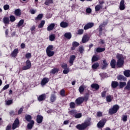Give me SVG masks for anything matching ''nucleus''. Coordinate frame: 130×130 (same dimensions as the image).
<instances>
[{
  "label": "nucleus",
  "instance_id": "f257e3e1",
  "mask_svg": "<svg viewBox=\"0 0 130 130\" xmlns=\"http://www.w3.org/2000/svg\"><path fill=\"white\" fill-rule=\"evenodd\" d=\"M116 57L118 59L117 62V66L118 68H121L124 63V57L120 54H117Z\"/></svg>",
  "mask_w": 130,
  "mask_h": 130
},
{
  "label": "nucleus",
  "instance_id": "f03ea898",
  "mask_svg": "<svg viewBox=\"0 0 130 130\" xmlns=\"http://www.w3.org/2000/svg\"><path fill=\"white\" fill-rule=\"evenodd\" d=\"M91 120L90 119H89V120L86 121L84 122V123H82L81 124H78L76 125V127L77 128V129L79 130H84L85 129V128L87 127V126H89L90 124H91V122H90V121Z\"/></svg>",
  "mask_w": 130,
  "mask_h": 130
},
{
  "label": "nucleus",
  "instance_id": "7ed1b4c3",
  "mask_svg": "<svg viewBox=\"0 0 130 130\" xmlns=\"http://www.w3.org/2000/svg\"><path fill=\"white\" fill-rule=\"evenodd\" d=\"M119 108V107L118 106V105H114L113 106L112 108L109 109V113L110 114H114V113H116Z\"/></svg>",
  "mask_w": 130,
  "mask_h": 130
},
{
  "label": "nucleus",
  "instance_id": "20e7f679",
  "mask_svg": "<svg viewBox=\"0 0 130 130\" xmlns=\"http://www.w3.org/2000/svg\"><path fill=\"white\" fill-rule=\"evenodd\" d=\"M26 66L22 67L23 71H26L27 70H29L31 69V61L30 60H27L25 62Z\"/></svg>",
  "mask_w": 130,
  "mask_h": 130
},
{
  "label": "nucleus",
  "instance_id": "39448f33",
  "mask_svg": "<svg viewBox=\"0 0 130 130\" xmlns=\"http://www.w3.org/2000/svg\"><path fill=\"white\" fill-rule=\"evenodd\" d=\"M106 123V119H103L102 120H101L97 124L98 127L99 128H101V127H103L104 125H105V123Z\"/></svg>",
  "mask_w": 130,
  "mask_h": 130
},
{
  "label": "nucleus",
  "instance_id": "423d86ee",
  "mask_svg": "<svg viewBox=\"0 0 130 130\" xmlns=\"http://www.w3.org/2000/svg\"><path fill=\"white\" fill-rule=\"evenodd\" d=\"M19 119H16L12 125V129H16L19 126Z\"/></svg>",
  "mask_w": 130,
  "mask_h": 130
},
{
  "label": "nucleus",
  "instance_id": "0eeeda50",
  "mask_svg": "<svg viewBox=\"0 0 130 130\" xmlns=\"http://www.w3.org/2000/svg\"><path fill=\"white\" fill-rule=\"evenodd\" d=\"M45 99H46V94L45 93L39 95L38 98V100L40 102L41 101H44Z\"/></svg>",
  "mask_w": 130,
  "mask_h": 130
},
{
  "label": "nucleus",
  "instance_id": "6e6552de",
  "mask_svg": "<svg viewBox=\"0 0 130 130\" xmlns=\"http://www.w3.org/2000/svg\"><path fill=\"white\" fill-rule=\"evenodd\" d=\"M93 26H94L93 23H88L84 26V30H88V29H90V28H92Z\"/></svg>",
  "mask_w": 130,
  "mask_h": 130
},
{
  "label": "nucleus",
  "instance_id": "1a4fd4ad",
  "mask_svg": "<svg viewBox=\"0 0 130 130\" xmlns=\"http://www.w3.org/2000/svg\"><path fill=\"white\" fill-rule=\"evenodd\" d=\"M119 9L120 11H123L125 9V6L124 5V0H121L120 3Z\"/></svg>",
  "mask_w": 130,
  "mask_h": 130
},
{
  "label": "nucleus",
  "instance_id": "9d476101",
  "mask_svg": "<svg viewBox=\"0 0 130 130\" xmlns=\"http://www.w3.org/2000/svg\"><path fill=\"white\" fill-rule=\"evenodd\" d=\"M49 82V79L48 78H44L42 79L41 82V85L42 86H44V85L47 84Z\"/></svg>",
  "mask_w": 130,
  "mask_h": 130
},
{
  "label": "nucleus",
  "instance_id": "9b49d317",
  "mask_svg": "<svg viewBox=\"0 0 130 130\" xmlns=\"http://www.w3.org/2000/svg\"><path fill=\"white\" fill-rule=\"evenodd\" d=\"M89 39H90L89 36L88 35H85L83 36L82 41L83 43H86V42L89 41Z\"/></svg>",
  "mask_w": 130,
  "mask_h": 130
},
{
  "label": "nucleus",
  "instance_id": "f8f14e48",
  "mask_svg": "<svg viewBox=\"0 0 130 130\" xmlns=\"http://www.w3.org/2000/svg\"><path fill=\"white\" fill-rule=\"evenodd\" d=\"M55 26V24L54 23L50 24L47 28V31H51L53 30Z\"/></svg>",
  "mask_w": 130,
  "mask_h": 130
},
{
  "label": "nucleus",
  "instance_id": "ddd939ff",
  "mask_svg": "<svg viewBox=\"0 0 130 130\" xmlns=\"http://www.w3.org/2000/svg\"><path fill=\"white\" fill-rule=\"evenodd\" d=\"M83 102H84V99H83V97L78 98L76 100V103L77 104H81V103H83Z\"/></svg>",
  "mask_w": 130,
  "mask_h": 130
},
{
  "label": "nucleus",
  "instance_id": "4468645a",
  "mask_svg": "<svg viewBox=\"0 0 130 130\" xmlns=\"http://www.w3.org/2000/svg\"><path fill=\"white\" fill-rule=\"evenodd\" d=\"M60 27H61L62 28H67V27L69 26V23H68L64 21H62L60 23Z\"/></svg>",
  "mask_w": 130,
  "mask_h": 130
},
{
  "label": "nucleus",
  "instance_id": "2eb2a0df",
  "mask_svg": "<svg viewBox=\"0 0 130 130\" xmlns=\"http://www.w3.org/2000/svg\"><path fill=\"white\" fill-rule=\"evenodd\" d=\"M107 67H108V63H107V61H106V60H103L102 69L105 70V69H106Z\"/></svg>",
  "mask_w": 130,
  "mask_h": 130
},
{
  "label": "nucleus",
  "instance_id": "dca6fc26",
  "mask_svg": "<svg viewBox=\"0 0 130 130\" xmlns=\"http://www.w3.org/2000/svg\"><path fill=\"white\" fill-rule=\"evenodd\" d=\"M43 120V117L41 115H38L37 118V121L38 123H41L42 122V120Z\"/></svg>",
  "mask_w": 130,
  "mask_h": 130
},
{
  "label": "nucleus",
  "instance_id": "f3484780",
  "mask_svg": "<svg viewBox=\"0 0 130 130\" xmlns=\"http://www.w3.org/2000/svg\"><path fill=\"white\" fill-rule=\"evenodd\" d=\"M18 51L19 50H18V49H15L11 54V56H12V57H16V56H17V54H18Z\"/></svg>",
  "mask_w": 130,
  "mask_h": 130
},
{
  "label": "nucleus",
  "instance_id": "a211bd4d",
  "mask_svg": "<svg viewBox=\"0 0 130 130\" xmlns=\"http://www.w3.org/2000/svg\"><path fill=\"white\" fill-rule=\"evenodd\" d=\"M46 53L49 57H51V56H53L54 55V52L52 51H47Z\"/></svg>",
  "mask_w": 130,
  "mask_h": 130
},
{
  "label": "nucleus",
  "instance_id": "6ab92c4d",
  "mask_svg": "<svg viewBox=\"0 0 130 130\" xmlns=\"http://www.w3.org/2000/svg\"><path fill=\"white\" fill-rule=\"evenodd\" d=\"M116 64V61L114 59H112L111 61V67L112 68V69H115V64Z\"/></svg>",
  "mask_w": 130,
  "mask_h": 130
},
{
  "label": "nucleus",
  "instance_id": "aec40b11",
  "mask_svg": "<svg viewBox=\"0 0 130 130\" xmlns=\"http://www.w3.org/2000/svg\"><path fill=\"white\" fill-rule=\"evenodd\" d=\"M103 8L102 5H96L95 7V12H99Z\"/></svg>",
  "mask_w": 130,
  "mask_h": 130
},
{
  "label": "nucleus",
  "instance_id": "412c9836",
  "mask_svg": "<svg viewBox=\"0 0 130 130\" xmlns=\"http://www.w3.org/2000/svg\"><path fill=\"white\" fill-rule=\"evenodd\" d=\"M76 58V56L75 55H72L70 57L69 62L71 63L70 66L73 65V63L74 62V60H75V59Z\"/></svg>",
  "mask_w": 130,
  "mask_h": 130
},
{
  "label": "nucleus",
  "instance_id": "4be33fe9",
  "mask_svg": "<svg viewBox=\"0 0 130 130\" xmlns=\"http://www.w3.org/2000/svg\"><path fill=\"white\" fill-rule=\"evenodd\" d=\"M30 122V123H29L27 124V128L29 129H31V128H32V127H33V125L34 124V121L31 120Z\"/></svg>",
  "mask_w": 130,
  "mask_h": 130
},
{
  "label": "nucleus",
  "instance_id": "5701e85b",
  "mask_svg": "<svg viewBox=\"0 0 130 130\" xmlns=\"http://www.w3.org/2000/svg\"><path fill=\"white\" fill-rule=\"evenodd\" d=\"M118 85V82L116 81H113L111 84L112 88H116Z\"/></svg>",
  "mask_w": 130,
  "mask_h": 130
},
{
  "label": "nucleus",
  "instance_id": "b1692460",
  "mask_svg": "<svg viewBox=\"0 0 130 130\" xmlns=\"http://www.w3.org/2000/svg\"><path fill=\"white\" fill-rule=\"evenodd\" d=\"M3 22L4 24H9L10 23V18L9 17H4L3 18Z\"/></svg>",
  "mask_w": 130,
  "mask_h": 130
},
{
  "label": "nucleus",
  "instance_id": "393cba45",
  "mask_svg": "<svg viewBox=\"0 0 130 130\" xmlns=\"http://www.w3.org/2000/svg\"><path fill=\"white\" fill-rule=\"evenodd\" d=\"M99 60V57H98L96 55H94L92 56V58L91 59V61L92 62H94V61H97Z\"/></svg>",
  "mask_w": 130,
  "mask_h": 130
},
{
  "label": "nucleus",
  "instance_id": "a878e982",
  "mask_svg": "<svg viewBox=\"0 0 130 130\" xmlns=\"http://www.w3.org/2000/svg\"><path fill=\"white\" fill-rule=\"evenodd\" d=\"M91 88L93 89H95V90H98L99 89V85L96 83L92 84L91 85Z\"/></svg>",
  "mask_w": 130,
  "mask_h": 130
},
{
  "label": "nucleus",
  "instance_id": "bb28decb",
  "mask_svg": "<svg viewBox=\"0 0 130 130\" xmlns=\"http://www.w3.org/2000/svg\"><path fill=\"white\" fill-rule=\"evenodd\" d=\"M25 119L27 121L29 122H31V119H32V117L30 115H25Z\"/></svg>",
  "mask_w": 130,
  "mask_h": 130
},
{
  "label": "nucleus",
  "instance_id": "cd10ccee",
  "mask_svg": "<svg viewBox=\"0 0 130 130\" xmlns=\"http://www.w3.org/2000/svg\"><path fill=\"white\" fill-rule=\"evenodd\" d=\"M80 44H79V43L77 42H74L73 43V47L72 48V50H74V49H75V47H77L78 46H79Z\"/></svg>",
  "mask_w": 130,
  "mask_h": 130
},
{
  "label": "nucleus",
  "instance_id": "c85d7f7f",
  "mask_svg": "<svg viewBox=\"0 0 130 130\" xmlns=\"http://www.w3.org/2000/svg\"><path fill=\"white\" fill-rule=\"evenodd\" d=\"M24 24V20L21 19L19 21L18 23L17 24L16 27H21V26Z\"/></svg>",
  "mask_w": 130,
  "mask_h": 130
},
{
  "label": "nucleus",
  "instance_id": "c756f323",
  "mask_svg": "<svg viewBox=\"0 0 130 130\" xmlns=\"http://www.w3.org/2000/svg\"><path fill=\"white\" fill-rule=\"evenodd\" d=\"M124 75L125 76V77H127V78H128V77H130V71L129 70H126L124 72Z\"/></svg>",
  "mask_w": 130,
  "mask_h": 130
},
{
  "label": "nucleus",
  "instance_id": "7c9ffc66",
  "mask_svg": "<svg viewBox=\"0 0 130 130\" xmlns=\"http://www.w3.org/2000/svg\"><path fill=\"white\" fill-rule=\"evenodd\" d=\"M50 4H53V0H46L45 2L46 6H49Z\"/></svg>",
  "mask_w": 130,
  "mask_h": 130
},
{
  "label": "nucleus",
  "instance_id": "2f4dec72",
  "mask_svg": "<svg viewBox=\"0 0 130 130\" xmlns=\"http://www.w3.org/2000/svg\"><path fill=\"white\" fill-rule=\"evenodd\" d=\"M117 79L118 80H120V81H126V79H125V78H124V77L122 75H119L117 77Z\"/></svg>",
  "mask_w": 130,
  "mask_h": 130
},
{
  "label": "nucleus",
  "instance_id": "473e14b6",
  "mask_svg": "<svg viewBox=\"0 0 130 130\" xmlns=\"http://www.w3.org/2000/svg\"><path fill=\"white\" fill-rule=\"evenodd\" d=\"M64 37L68 39H71L72 38V35L70 32H67L64 34Z\"/></svg>",
  "mask_w": 130,
  "mask_h": 130
},
{
  "label": "nucleus",
  "instance_id": "72a5a7b5",
  "mask_svg": "<svg viewBox=\"0 0 130 130\" xmlns=\"http://www.w3.org/2000/svg\"><path fill=\"white\" fill-rule=\"evenodd\" d=\"M52 50H53V46L52 45H49L46 49V51H52Z\"/></svg>",
  "mask_w": 130,
  "mask_h": 130
},
{
  "label": "nucleus",
  "instance_id": "f704fd0d",
  "mask_svg": "<svg viewBox=\"0 0 130 130\" xmlns=\"http://www.w3.org/2000/svg\"><path fill=\"white\" fill-rule=\"evenodd\" d=\"M126 85V82H119V88L121 89V88H123L124 86Z\"/></svg>",
  "mask_w": 130,
  "mask_h": 130
},
{
  "label": "nucleus",
  "instance_id": "c9c22d12",
  "mask_svg": "<svg viewBox=\"0 0 130 130\" xmlns=\"http://www.w3.org/2000/svg\"><path fill=\"white\" fill-rule=\"evenodd\" d=\"M15 15L16 16H21V10L20 9H17L15 11Z\"/></svg>",
  "mask_w": 130,
  "mask_h": 130
},
{
  "label": "nucleus",
  "instance_id": "e433bc0d",
  "mask_svg": "<svg viewBox=\"0 0 130 130\" xmlns=\"http://www.w3.org/2000/svg\"><path fill=\"white\" fill-rule=\"evenodd\" d=\"M56 100V97L54 94H52L50 98V101L52 102H54Z\"/></svg>",
  "mask_w": 130,
  "mask_h": 130
},
{
  "label": "nucleus",
  "instance_id": "4c0bfd02",
  "mask_svg": "<svg viewBox=\"0 0 130 130\" xmlns=\"http://www.w3.org/2000/svg\"><path fill=\"white\" fill-rule=\"evenodd\" d=\"M55 39V35H51L49 36V40L50 41H54Z\"/></svg>",
  "mask_w": 130,
  "mask_h": 130
},
{
  "label": "nucleus",
  "instance_id": "58836bf2",
  "mask_svg": "<svg viewBox=\"0 0 130 130\" xmlns=\"http://www.w3.org/2000/svg\"><path fill=\"white\" fill-rule=\"evenodd\" d=\"M84 90H85V87H84V86H80V87L79 88V91L80 94H82L83 93V92H84Z\"/></svg>",
  "mask_w": 130,
  "mask_h": 130
},
{
  "label": "nucleus",
  "instance_id": "ea45409f",
  "mask_svg": "<svg viewBox=\"0 0 130 130\" xmlns=\"http://www.w3.org/2000/svg\"><path fill=\"white\" fill-rule=\"evenodd\" d=\"M99 67V63L98 62H96L94 64H92V68L94 70H96V69H97V68H98Z\"/></svg>",
  "mask_w": 130,
  "mask_h": 130
},
{
  "label": "nucleus",
  "instance_id": "a19ab883",
  "mask_svg": "<svg viewBox=\"0 0 130 130\" xmlns=\"http://www.w3.org/2000/svg\"><path fill=\"white\" fill-rule=\"evenodd\" d=\"M58 69L54 68L52 69L51 71V74H56V73H58Z\"/></svg>",
  "mask_w": 130,
  "mask_h": 130
},
{
  "label": "nucleus",
  "instance_id": "79ce46f5",
  "mask_svg": "<svg viewBox=\"0 0 130 130\" xmlns=\"http://www.w3.org/2000/svg\"><path fill=\"white\" fill-rule=\"evenodd\" d=\"M10 22H15L16 21V17L13 15H11L10 16Z\"/></svg>",
  "mask_w": 130,
  "mask_h": 130
},
{
  "label": "nucleus",
  "instance_id": "37998d69",
  "mask_svg": "<svg viewBox=\"0 0 130 130\" xmlns=\"http://www.w3.org/2000/svg\"><path fill=\"white\" fill-rule=\"evenodd\" d=\"M125 90H130V80H129L127 83V85L125 87Z\"/></svg>",
  "mask_w": 130,
  "mask_h": 130
},
{
  "label": "nucleus",
  "instance_id": "c03bdc74",
  "mask_svg": "<svg viewBox=\"0 0 130 130\" xmlns=\"http://www.w3.org/2000/svg\"><path fill=\"white\" fill-rule=\"evenodd\" d=\"M105 51V48H98L96 49L97 52H103V51Z\"/></svg>",
  "mask_w": 130,
  "mask_h": 130
},
{
  "label": "nucleus",
  "instance_id": "a18cd8bd",
  "mask_svg": "<svg viewBox=\"0 0 130 130\" xmlns=\"http://www.w3.org/2000/svg\"><path fill=\"white\" fill-rule=\"evenodd\" d=\"M60 95H61V96L62 97H64V96H66V91H64V89H62L60 91Z\"/></svg>",
  "mask_w": 130,
  "mask_h": 130
},
{
  "label": "nucleus",
  "instance_id": "49530a36",
  "mask_svg": "<svg viewBox=\"0 0 130 130\" xmlns=\"http://www.w3.org/2000/svg\"><path fill=\"white\" fill-rule=\"evenodd\" d=\"M45 24V21L42 20L41 23L40 24V25H39V28H43Z\"/></svg>",
  "mask_w": 130,
  "mask_h": 130
},
{
  "label": "nucleus",
  "instance_id": "de8ad7c7",
  "mask_svg": "<svg viewBox=\"0 0 130 130\" xmlns=\"http://www.w3.org/2000/svg\"><path fill=\"white\" fill-rule=\"evenodd\" d=\"M5 102H6V105H11V104H13V100H10L8 101H6Z\"/></svg>",
  "mask_w": 130,
  "mask_h": 130
},
{
  "label": "nucleus",
  "instance_id": "09e8293b",
  "mask_svg": "<svg viewBox=\"0 0 130 130\" xmlns=\"http://www.w3.org/2000/svg\"><path fill=\"white\" fill-rule=\"evenodd\" d=\"M122 120L125 122L127 120V115H123L122 117Z\"/></svg>",
  "mask_w": 130,
  "mask_h": 130
},
{
  "label": "nucleus",
  "instance_id": "8fccbe9b",
  "mask_svg": "<svg viewBox=\"0 0 130 130\" xmlns=\"http://www.w3.org/2000/svg\"><path fill=\"white\" fill-rule=\"evenodd\" d=\"M42 17H43V14H39L38 17L36 18V20H41L42 19Z\"/></svg>",
  "mask_w": 130,
  "mask_h": 130
},
{
  "label": "nucleus",
  "instance_id": "3c124183",
  "mask_svg": "<svg viewBox=\"0 0 130 130\" xmlns=\"http://www.w3.org/2000/svg\"><path fill=\"white\" fill-rule=\"evenodd\" d=\"M75 118H81L82 117V113H78L75 115Z\"/></svg>",
  "mask_w": 130,
  "mask_h": 130
},
{
  "label": "nucleus",
  "instance_id": "603ef678",
  "mask_svg": "<svg viewBox=\"0 0 130 130\" xmlns=\"http://www.w3.org/2000/svg\"><path fill=\"white\" fill-rule=\"evenodd\" d=\"M84 33V29H79L77 32V34L79 35H82Z\"/></svg>",
  "mask_w": 130,
  "mask_h": 130
},
{
  "label": "nucleus",
  "instance_id": "864d4df0",
  "mask_svg": "<svg viewBox=\"0 0 130 130\" xmlns=\"http://www.w3.org/2000/svg\"><path fill=\"white\" fill-rule=\"evenodd\" d=\"M107 102H111V96L110 95H108L106 98Z\"/></svg>",
  "mask_w": 130,
  "mask_h": 130
},
{
  "label": "nucleus",
  "instance_id": "5fc2aeb1",
  "mask_svg": "<svg viewBox=\"0 0 130 130\" xmlns=\"http://www.w3.org/2000/svg\"><path fill=\"white\" fill-rule=\"evenodd\" d=\"M76 104H75V103L74 102H71L70 103V108H75V106Z\"/></svg>",
  "mask_w": 130,
  "mask_h": 130
},
{
  "label": "nucleus",
  "instance_id": "6e6d98bb",
  "mask_svg": "<svg viewBox=\"0 0 130 130\" xmlns=\"http://www.w3.org/2000/svg\"><path fill=\"white\" fill-rule=\"evenodd\" d=\"M4 9L5 11H7L10 9V6H9V5H6L4 6Z\"/></svg>",
  "mask_w": 130,
  "mask_h": 130
},
{
  "label": "nucleus",
  "instance_id": "4d7b16f0",
  "mask_svg": "<svg viewBox=\"0 0 130 130\" xmlns=\"http://www.w3.org/2000/svg\"><path fill=\"white\" fill-rule=\"evenodd\" d=\"M61 67H62V69H64V70L68 69V64H67L66 63L62 64Z\"/></svg>",
  "mask_w": 130,
  "mask_h": 130
},
{
  "label": "nucleus",
  "instance_id": "13d9d810",
  "mask_svg": "<svg viewBox=\"0 0 130 130\" xmlns=\"http://www.w3.org/2000/svg\"><path fill=\"white\" fill-rule=\"evenodd\" d=\"M70 72V70H69V69L67 68L66 69H64L63 71V74H67Z\"/></svg>",
  "mask_w": 130,
  "mask_h": 130
},
{
  "label": "nucleus",
  "instance_id": "bf43d9fd",
  "mask_svg": "<svg viewBox=\"0 0 130 130\" xmlns=\"http://www.w3.org/2000/svg\"><path fill=\"white\" fill-rule=\"evenodd\" d=\"M25 57H26V58H30V57H31V53H27V54H26Z\"/></svg>",
  "mask_w": 130,
  "mask_h": 130
},
{
  "label": "nucleus",
  "instance_id": "052dcab7",
  "mask_svg": "<svg viewBox=\"0 0 130 130\" xmlns=\"http://www.w3.org/2000/svg\"><path fill=\"white\" fill-rule=\"evenodd\" d=\"M30 13H31L32 15H34V14H35V13H36V10H34V9H31L30 10Z\"/></svg>",
  "mask_w": 130,
  "mask_h": 130
},
{
  "label": "nucleus",
  "instance_id": "680f3d73",
  "mask_svg": "<svg viewBox=\"0 0 130 130\" xmlns=\"http://www.w3.org/2000/svg\"><path fill=\"white\" fill-rule=\"evenodd\" d=\"M9 87H10L9 85H6L3 87V90H7V89H8Z\"/></svg>",
  "mask_w": 130,
  "mask_h": 130
},
{
  "label": "nucleus",
  "instance_id": "e2e57ef3",
  "mask_svg": "<svg viewBox=\"0 0 130 130\" xmlns=\"http://www.w3.org/2000/svg\"><path fill=\"white\" fill-rule=\"evenodd\" d=\"M91 12H92V10H91V9L87 8L86 9V13H88V14H90V13H91Z\"/></svg>",
  "mask_w": 130,
  "mask_h": 130
},
{
  "label": "nucleus",
  "instance_id": "0e129e2a",
  "mask_svg": "<svg viewBox=\"0 0 130 130\" xmlns=\"http://www.w3.org/2000/svg\"><path fill=\"white\" fill-rule=\"evenodd\" d=\"M106 96V91H103L102 93V97H105Z\"/></svg>",
  "mask_w": 130,
  "mask_h": 130
},
{
  "label": "nucleus",
  "instance_id": "69168bd1",
  "mask_svg": "<svg viewBox=\"0 0 130 130\" xmlns=\"http://www.w3.org/2000/svg\"><path fill=\"white\" fill-rule=\"evenodd\" d=\"M84 51V48L83 47H80L79 48V52L80 53H82Z\"/></svg>",
  "mask_w": 130,
  "mask_h": 130
},
{
  "label": "nucleus",
  "instance_id": "338daca9",
  "mask_svg": "<svg viewBox=\"0 0 130 130\" xmlns=\"http://www.w3.org/2000/svg\"><path fill=\"white\" fill-rule=\"evenodd\" d=\"M97 116H99V117L102 116V112H98L97 113Z\"/></svg>",
  "mask_w": 130,
  "mask_h": 130
},
{
  "label": "nucleus",
  "instance_id": "774afa93",
  "mask_svg": "<svg viewBox=\"0 0 130 130\" xmlns=\"http://www.w3.org/2000/svg\"><path fill=\"white\" fill-rule=\"evenodd\" d=\"M12 126L11 125H8L6 127V130H10Z\"/></svg>",
  "mask_w": 130,
  "mask_h": 130
}]
</instances>
